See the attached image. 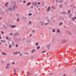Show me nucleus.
Instances as JSON below:
<instances>
[{
	"mask_svg": "<svg viewBox=\"0 0 76 76\" xmlns=\"http://www.w3.org/2000/svg\"><path fill=\"white\" fill-rule=\"evenodd\" d=\"M18 7L16 5H13L12 8L10 7L8 8V10H10V12H13V11H15L16 9H17Z\"/></svg>",
	"mask_w": 76,
	"mask_h": 76,
	"instance_id": "nucleus-1",
	"label": "nucleus"
},
{
	"mask_svg": "<svg viewBox=\"0 0 76 76\" xmlns=\"http://www.w3.org/2000/svg\"><path fill=\"white\" fill-rule=\"evenodd\" d=\"M32 4H33V6H35H35H37V2L36 1H35V2H32Z\"/></svg>",
	"mask_w": 76,
	"mask_h": 76,
	"instance_id": "nucleus-2",
	"label": "nucleus"
},
{
	"mask_svg": "<svg viewBox=\"0 0 76 76\" xmlns=\"http://www.w3.org/2000/svg\"><path fill=\"white\" fill-rule=\"evenodd\" d=\"M46 47L48 48V50H50V44H49L46 45Z\"/></svg>",
	"mask_w": 76,
	"mask_h": 76,
	"instance_id": "nucleus-3",
	"label": "nucleus"
},
{
	"mask_svg": "<svg viewBox=\"0 0 76 76\" xmlns=\"http://www.w3.org/2000/svg\"><path fill=\"white\" fill-rule=\"evenodd\" d=\"M7 26H9V27H10V26H11V24H10V23H7Z\"/></svg>",
	"mask_w": 76,
	"mask_h": 76,
	"instance_id": "nucleus-4",
	"label": "nucleus"
},
{
	"mask_svg": "<svg viewBox=\"0 0 76 76\" xmlns=\"http://www.w3.org/2000/svg\"><path fill=\"white\" fill-rule=\"evenodd\" d=\"M1 43H3V42H4V43H6V40H1Z\"/></svg>",
	"mask_w": 76,
	"mask_h": 76,
	"instance_id": "nucleus-5",
	"label": "nucleus"
},
{
	"mask_svg": "<svg viewBox=\"0 0 76 76\" xmlns=\"http://www.w3.org/2000/svg\"><path fill=\"white\" fill-rule=\"evenodd\" d=\"M66 42V40H63L62 41L61 43H64V42Z\"/></svg>",
	"mask_w": 76,
	"mask_h": 76,
	"instance_id": "nucleus-6",
	"label": "nucleus"
},
{
	"mask_svg": "<svg viewBox=\"0 0 76 76\" xmlns=\"http://www.w3.org/2000/svg\"><path fill=\"white\" fill-rule=\"evenodd\" d=\"M18 35H19L18 33H15L14 34V37H15V36H16V35L18 36Z\"/></svg>",
	"mask_w": 76,
	"mask_h": 76,
	"instance_id": "nucleus-7",
	"label": "nucleus"
},
{
	"mask_svg": "<svg viewBox=\"0 0 76 76\" xmlns=\"http://www.w3.org/2000/svg\"><path fill=\"white\" fill-rule=\"evenodd\" d=\"M50 7H49L47 9V11H48V12H49V11H50Z\"/></svg>",
	"mask_w": 76,
	"mask_h": 76,
	"instance_id": "nucleus-8",
	"label": "nucleus"
},
{
	"mask_svg": "<svg viewBox=\"0 0 76 76\" xmlns=\"http://www.w3.org/2000/svg\"><path fill=\"white\" fill-rule=\"evenodd\" d=\"M63 1L62 0H61L58 2V3L59 4H60L61 3H63Z\"/></svg>",
	"mask_w": 76,
	"mask_h": 76,
	"instance_id": "nucleus-9",
	"label": "nucleus"
},
{
	"mask_svg": "<svg viewBox=\"0 0 76 76\" xmlns=\"http://www.w3.org/2000/svg\"><path fill=\"white\" fill-rule=\"evenodd\" d=\"M72 19L73 21L75 20V19H76V17H74L73 18H72Z\"/></svg>",
	"mask_w": 76,
	"mask_h": 76,
	"instance_id": "nucleus-10",
	"label": "nucleus"
},
{
	"mask_svg": "<svg viewBox=\"0 0 76 76\" xmlns=\"http://www.w3.org/2000/svg\"><path fill=\"white\" fill-rule=\"evenodd\" d=\"M3 27L4 28V29H7V27H6V26H5V25H3Z\"/></svg>",
	"mask_w": 76,
	"mask_h": 76,
	"instance_id": "nucleus-11",
	"label": "nucleus"
},
{
	"mask_svg": "<svg viewBox=\"0 0 76 76\" xmlns=\"http://www.w3.org/2000/svg\"><path fill=\"white\" fill-rule=\"evenodd\" d=\"M15 27H16V26L15 25H12L11 26V28H15Z\"/></svg>",
	"mask_w": 76,
	"mask_h": 76,
	"instance_id": "nucleus-12",
	"label": "nucleus"
},
{
	"mask_svg": "<svg viewBox=\"0 0 76 76\" xmlns=\"http://www.w3.org/2000/svg\"><path fill=\"white\" fill-rule=\"evenodd\" d=\"M22 18L24 19V20H26L27 19H28L26 17H23Z\"/></svg>",
	"mask_w": 76,
	"mask_h": 76,
	"instance_id": "nucleus-13",
	"label": "nucleus"
},
{
	"mask_svg": "<svg viewBox=\"0 0 76 76\" xmlns=\"http://www.w3.org/2000/svg\"><path fill=\"white\" fill-rule=\"evenodd\" d=\"M14 54H18V51H17L16 52H14V53H13V55H14Z\"/></svg>",
	"mask_w": 76,
	"mask_h": 76,
	"instance_id": "nucleus-14",
	"label": "nucleus"
},
{
	"mask_svg": "<svg viewBox=\"0 0 76 76\" xmlns=\"http://www.w3.org/2000/svg\"><path fill=\"white\" fill-rule=\"evenodd\" d=\"M62 4H60L59 5V7H61V8H62V7H63L62 6Z\"/></svg>",
	"mask_w": 76,
	"mask_h": 76,
	"instance_id": "nucleus-15",
	"label": "nucleus"
},
{
	"mask_svg": "<svg viewBox=\"0 0 76 76\" xmlns=\"http://www.w3.org/2000/svg\"><path fill=\"white\" fill-rule=\"evenodd\" d=\"M30 4H31V2H29L27 3V6H29V5H30Z\"/></svg>",
	"mask_w": 76,
	"mask_h": 76,
	"instance_id": "nucleus-16",
	"label": "nucleus"
},
{
	"mask_svg": "<svg viewBox=\"0 0 76 76\" xmlns=\"http://www.w3.org/2000/svg\"><path fill=\"white\" fill-rule=\"evenodd\" d=\"M23 54H25L26 55H28V54H29V53H26L25 52H23Z\"/></svg>",
	"mask_w": 76,
	"mask_h": 76,
	"instance_id": "nucleus-17",
	"label": "nucleus"
},
{
	"mask_svg": "<svg viewBox=\"0 0 76 76\" xmlns=\"http://www.w3.org/2000/svg\"><path fill=\"white\" fill-rule=\"evenodd\" d=\"M37 50H38L40 48V46H39L37 47Z\"/></svg>",
	"mask_w": 76,
	"mask_h": 76,
	"instance_id": "nucleus-18",
	"label": "nucleus"
},
{
	"mask_svg": "<svg viewBox=\"0 0 76 76\" xmlns=\"http://www.w3.org/2000/svg\"><path fill=\"white\" fill-rule=\"evenodd\" d=\"M2 54H3L4 56H6V53H4V52H2Z\"/></svg>",
	"mask_w": 76,
	"mask_h": 76,
	"instance_id": "nucleus-19",
	"label": "nucleus"
},
{
	"mask_svg": "<svg viewBox=\"0 0 76 76\" xmlns=\"http://www.w3.org/2000/svg\"><path fill=\"white\" fill-rule=\"evenodd\" d=\"M72 15V14H70V15H68L69 18H70V17Z\"/></svg>",
	"mask_w": 76,
	"mask_h": 76,
	"instance_id": "nucleus-20",
	"label": "nucleus"
},
{
	"mask_svg": "<svg viewBox=\"0 0 76 76\" xmlns=\"http://www.w3.org/2000/svg\"><path fill=\"white\" fill-rule=\"evenodd\" d=\"M12 45L13 46H14L15 45V43L14 42H12Z\"/></svg>",
	"mask_w": 76,
	"mask_h": 76,
	"instance_id": "nucleus-21",
	"label": "nucleus"
},
{
	"mask_svg": "<svg viewBox=\"0 0 76 76\" xmlns=\"http://www.w3.org/2000/svg\"><path fill=\"white\" fill-rule=\"evenodd\" d=\"M35 50L34 49L32 50L31 52V53H34V51H35Z\"/></svg>",
	"mask_w": 76,
	"mask_h": 76,
	"instance_id": "nucleus-22",
	"label": "nucleus"
},
{
	"mask_svg": "<svg viewBox=\"0 0 76 76\" xmlns=\"http://www.w3.org/2000/svg\"><path fill=\"white\" fill-rule=\"evenodd\" d=\"M57 32H58V33H59V32H60V30L59 29H57Z\"/></svg>",
	"mask_w": 76,
	"mask_h": 76,
	"instance_id": "nucleus-23",
	"label": "nucleus"
},
{
	"mask_svg": "<svg viewBox=\"0 0 76 76\" xmlns=\"http://www.w3.org/2000/svg\"><path fill=\"white\" fill-rule=\"evenodd\" d=\"M52 31H53V32H56V31H55V29H52Z\"/></svg>",
	"mask_w": 76,
	"mask_h": 76,
	"instance_id": "nucleus-24",
	"label": "nucleus"
},
{
	"mask_svg": "<svg viewBox=\"0 0 76 76\" xmlns=\"http://www.w3.org/2000/svg\"><path fill=\"white\" fill-rule=\"evenodd\" d=\"M29 73H30V74H31V75H33L34 74L33 72H30Z\"/></svg>",
	"mask_w": 76,
	"mask_h": 76,
	"instance_id": "nucleus-25",
	"label": "nucleus"
},
{
	"mask_svg": "<svg viewBox=\"0 0 76 76\" xmlns=\"http://www.w3.org/2000/svg\"><path fill=\"white\" fill-rule=\"evenodd\" d=\"M10 16H11V17H13V14L11 13L10 14Z\"/></svg>",
	"mask_w": 76,
	"mask_h": 76,
	"instance_id": "nucleus-26",
	"label": "nucleus"
},
{
	"mask_svg": "<svg viewBox=\"0 0 76 76\" xmlns=\"http://www.w3.org/2000/svg\"><path fill=\"white\" fill-rule=\"evenodd\" d=\"M47 21L48 22H51V21H50V20H49V19Z\"/></svg>",
	"mask_w": 76,
	"mask_h": 76,
	"instance_id": "nucleus-27",
	"label": "nucleus"
},
{
	"mask_svg": "<svg viewBox=\"0 0 76 76\" xmlns=\"http://www.w3.org/2000/svg\"><path fill=\"white\" fill-rule=\"evenodd\" d=\"M9 67L8 66H7L5 67V68L6 69H9Z\"/></svg>",
	"mask_w": 76,
	"mask_h": 76,
	"instance_id": "nucleus-28",
	"label": "nucleus"
},
{
	"mask_svg": "<svg viewBox=\"0 0 76 76\" xmlns=\"http://www.w3.org/2000/svg\"><path fill=\"white\" fill-rule=\"evenodd\" d=\"M32 15V13H30V14H28V16H31V15Z\"/></svg>",
	"mask_w": 76,
	"mask_h": 76,
	"instance_id": "nucleus-29",
	"label": "nucleus"
},
{
	"mask_svg": "<svg viewBox=\"0 0 76 76\" xmlns=\"http://www.w3.org/2000/svg\"><path fill=\"white\" fill-rule=\"evenodd\" d=\"M63 24V23L61 22H60V24H59L60 25H61Z\"/></svg>",
	"mask_w": 76,
	"mask_h": 76,
	"instance_id": "nucleus-30",
	"label": "nucleus"
},
{
	"mask_svg": "<svg viewBox=\"0 0 76 76\" xmlns=\"http://www.w3.org/2000/svg\"><path fill=\"white\" fill-rule=\"evenodd\" d=\"M6 66H10V64H9V63H8V64H7Z\"/></svg>",
	"mask_w": 76,
	"mask_h": 76,
	"instance_id": "nucleus-31",
	"label": "nucleus"
},
{
	"mask_svg": "<svg viewBox=\"0 0 76 76\" xmlns=\"http://www.w3.org/2000/svg\"><path fill=\"white\" fill-rule=\"evenodd\" d=\"M50 75H54L53 73H50L49 74Z\"/></svg>",
	"mask_w": 76,
	"mask_h": 76,
	"instance_id": "nucleus-32",
	"label": "nucleus"
},
{
	"mask_svg": "<svg viewBox=\"0 0 76 76\" xmlns=\"http://www.w3.org/2000/svg\"><path fill=\"white\" fill-rule=\"evenodd\" d=\"M36 45H38V42H37L36 44Z\"/></svg>",
	"mask_w": 76,
	"mask_h": 76,
	"instance_id": "nucleus-33",
	"label": "nucleus"
},
{
	"mask_svg": "<svg viewBox=\"0 0 76 76\" xmlns=\"http://www.w3.org/2000/svg\"><path fill=\"white\" fill-rule=\"evenodd\" d=\"M56 2L58 3V0H56Z\"/></svg>",
	"mask_w": 76,
	"mask_h": 76,
	"instance_id": "nucleus-34",
	"label": "nucleus"
},
{
	"mask_svg": "<svg viewBox=\"0 0 76 76\" xmlns=\"http://www.w3.org/2000/svg\"><path fill=\"white\" fill-rule=\"evenodd\" d=\"M19 18H18V19L17 20V22H19Z\"/></svg>",
	"mask_w": 76,
	"mask_h": 76,
	"instance_id": "nucleus-35",
	"label": "nucleus"
},
{
	"mask_svg": "<svg viewBox=\"0 0 76 76\" xmlns=\"http://www.w3.org/2000/svg\"><path fill=\"white\" fill-rule=\"evenodd\" d=\"M46 52V51H44L42 52V53H45Z\"/></svg>",
	"mask_w": 76,
	"mask_h": 76,
	"instance_id": "nucleus-36",
	"label": "nucleus"
},
{
	"mask_svg": "<svg viewBox=\"0 0 76 76\" xmlns=\"http://www.w3.org/2000/svg\"><path fill=\"white\" fill-rule=\"evenodd\" d=\"M29 42L28 41H27L26 42V44H27V43H29Z\"/></svg>",
	"mask_w": 76,
	"mask_h": 76,
	"instance_id": "nucleus-37",
	"label": "nucleus"
},
{
	"mask_svg": "<svg viewBox=\"0 0 76 76\" xmlns=\"http://www.w3.org/2000/svg\"><path fill=\"white\" fill-rule=\"evenodd\" d=\"M1 13H2V14H4V12L3 11H1Z\"/></svg>",
	"mask_w": 76,
	"mask_h": 76,
	"instance_id": "nucleus-38",
	"label": "nucleus"
},
{
	"mask_svg": "<svg viewBox=\"0 0 76 76\" xmlns=\"http://www.w3.org/2000/svg\"><path fill=\"white\" fill-rule=\"evenodd\" d=\"M4 4L5 6V7H7V4H6L5 3Z\"/></svg>",
	"mask_w": 76,
	"mask_h": 76,
	"instance_id": "nucleus-39",
	"label": "nucleus"
},
{
	"mask_svg": "<svg viewBox=\"0 0 76 76\" xmlns=\"http://www.w3.org/2000/svg\"><path fill=\"white\" fill-rule=\"evenodd\" d=\"M9 48H12V45H10L9 46Z\"/></svg>",
	"mask_w": 76,
	"mask_h": 76,
	"instance_id": "nucleus-40",
	"label": "nucleus"
},
{
	"mask_svg": "<svg viewBox=\"0 0 76 76\" xmlns=\"http://www.w3.org/2000/svg\"><path fill=\"white\" fill-rule=\"evenodd\" d=\"M44 23L43 22L42 23V26H44Z\"/></svg>",
	"mask_w": 76,
	"mask_h": 76,
	"instance_id": "nucleus-41",
	"label": "nucleus"
},
{
	"mask_svg": "<svg viewBox=\"0 0 76 76\" xmlns=\"http://www.w3.org/2000/svg\"><path fill=\"white\" fill-rule=\"evenodd\" d=\"M40 4H41V3L39 2H38L37 3V4H38L39 5Z\"/></svg>",
	"mask_w": 76,
	"mask_h": 76,
	"instance_id": "nucleus-42",
	"label": "nucleus"
},
{
	"mask_svg": "<svg viewBox=\"0 0 76 76\" xmlns=\"http://www.w3.org/2000/svg\"><path fill=\"white\" fill-rule=\"evenodd\" d=\"M18 47V44L16 45H15V47Z\"/></svg>",
	"mask_w": 76,
	"mask_h": 76,
	"instance_id": "nucleus-43",
	"label": "nucleus"
},
{
	"mask_svg": "<svg viewBox=\"0 0 76 76\" xmlns=\"http://www.w3.org/2000/svg\"><path fill=\"white\" fill-rule=\"evenodd\" d=\"M14 72H15V73H16V69H14Z\"/></svg>",
	"mask_w": 76,
	"mask_h": 76,
	"instance_id": "nucleus-44",
	"label": "nucleus"
},
{
	"mask_svg": "<svg viewBox=\"0 0 76 76\" xmlns=\"http://www.w3.org/2000/svg\"><path fill=\"white\" fill-rule=\"evenodd\" d=\"M66 13L64 12H63V15H65V14H66Z\"/></svg>",
	"mask_w": 76,
	"mask_h": 76,
	"instance_id": "nucleus-45",
	"label": "nucleus"
},
{
	"mask_svg": "<svg viewBox=\"0 0 76 76\" xmlns=\"http://www.w3.org/2000/svg\"><path fill=\"white\" fill-rule=\"evenodd\" d=\"M1 33L2 34H4V32H3V31H1Z\"/></svg>",
	"mask_w": 76,
	"mask_h": 76,
	"instance_id": "nucleus-46",
	"label": "nucleus"
},
{
	"mask_svg": "<svg viewBox=\"0 0 76 76\" xmlns=\"http://www.w3.org/2000/svg\"><path fill=\"white\" fill-rule=\"evenodd\" d=\"M31 21H29V23H30V24H31Z\"/></svg>",
	"mask_w": 76,
	"mask_h": 76,
	"instance_id": "nucleus-47",
	"label": "nucleus"
},
{
	"mask_svg": "<svg viewBox=\"0 0 76 76\" xmlns=\"http://www.w3.org/2000/svg\"><path fill=\"white\" fill-rule=\"evenodd\" d=\"M23 3H26V2H25V1H23Z\"/></svg>",
	"mask_w": 76,
	"mask_h": 76,
	"instance_id": "nucleus-48",
	"label": "nucleus"
},
{
	"mask_svg": "<svg viewBox=\"0 0 76 76\" xmlns=\"http://www.w3.org/2000/svg\"><path fill=\"white\" fill-rule=\"evenodd\" d=\"M6 38L7 39V40H8V39H9V38H8V37H6Z\"/></svg>",
	"mask_w": 76,
	"mask_h": 76,
	"instance_id": "nucleus-49",
	"label": "nucleus"
},
{
	"mask_svg": "<svg viewBox=\"0 0 76 76\" xmlns=\"http://www.w3.org/2000/svg\"><path fill=\"white\" fill-rule=\"evenodd\" d=\"M33 58H34V57H31V59H33Z\"/></svg>",
	"mask_w": 76,
	"mask_h": 76,
	"instance_id": "nucleus-50",
	"label": "nucleus"
},
{
	"mask_svg": "<svg viewBox=\"0 0 76 76\" xmlns=\"http://www.w3.org/2000/svg\"><path fill=\"white\" fill-rule=\"evenodd\" d=\"M68 13H70V11H68Z\"/></svg>",
	"mask_w": 76,
	"mask_h": 76,
	"instance_id": "nucleus-51",
	"label": "nucleus"
},
{
	"mask_svg": "<svg viewBox=\"0 0 76 76\" xmlns=\"http://www.w3.org/2000/svg\"><path fill=\"white\" fill-rule=\"evenodd\" d=\"M47 24H48V23H46L45 24V25H47Z\"/></svg>",
	"mask_w": 76,
	"mask_h": 76,
	"instance_id": "nucleus-52",
	"label": "nucleus"
},
{
	"mask_svg": "<svg viewBox=\"0 0 76 76\" xmlns=\"http://www.w3.org/2000/svg\"><path fill=\"white\" fill-rule=\"evenodd\" d=\"M10 35H12L13 34H12V33H10Z\"/></svg>",
	"mask_w": 76,
	"mask_h": 76,
	"instance_id": "nucleus-53",
	"label": "nucleus"
},
{
	"mask_svg": "<svg viewBox=\"0 0 76 76\" xmlns=\"http://www.w3.org/2000/svg\"><path fill=\"white\" fill-rule=\"evenodd\" d=\"M69 34H70V35H72V34L70 32H69Z\"/></svg>",
	"mask_w": 76,
	"mask_h": 76,
	"instance_id": "nucleus-54",
	"label": "nucleus"
},
{
	"mask_svg": "<svg viewBox=\"0 0 76 76\" xmlns=\"http://www.w3.org/2000/svg\"><path fill=\"white\" fill-rule=\"evenodd\" d=\"M12 64H15V62H12Z\"/></svg>",
	"mask_w": 76,
	"mask_h": 76,
	"instance_id": "nucleus-55",
	"label": "nucleus"
},
{
	"mask_svg": "<svg viewBox=\"0 0 76 76\" xmlns=\"http://www.w3.org/2000/svg\"><path fill=\"white\" fill-rule=\"evenodd\" d=\"M37 6V8H38V7H39L38 5H37V6Z\"/></svg>",
	"mask_w": 76,
	"mask_h": 76,
	"instance_id": "nucleus-56",
	"label": "nucleus"
},
{
	"mask_svg": "<svg viewBox=\"0 0 76 76\" xmlns=\"http://www.w3.org/2000/svg\"><path fill=\"white\" fill-rule=\"evenodd\" d=\"M17 53H18V54H20V52L17 51Z\"/></svg>",
	"mask_w": 76,
	"mask_h": 76,
	"instance_id": "nucleus-57",
	"label": "nucleus"
},
{
	"mask_svg": "<svg viewBox=\"0 0 76 76\" xmlns=\"http://www.w3.org/2000/svg\"><path fill=\"white\" fill-rule=\"evenodd\" d=\"M30 37H32V34H30Z\"/></svg>",
	"mask_w": 76,
	"mask_h": 76,
	"instance_id": "nucleus-58",
	"label": "nucleus"
},
{
	"mask_svg": "<svg viewBox=\"0 0 76 76\" xmlns=\"http://www.w3.org/2000/svg\"><path fill=\"white\" fill-rule=\"evenodd\" d=\"M32 32H35V31H34V30H33Z\"/></svg>",
	"mask_w": 76,
	"mask_h": 76,
	"instance_id": "nucleus-59",
	"label": "nucleus"
},
{
	"mask_svg": "<svg viewBox=\"0 0 76 76\" xmlns=\"http://www.w3.org/2000/svg\"><path fill=\"white\" fill-rule=\"evenodd\" d=\"M9 4V3L8 2H7L6 4L7 5V4Z\"/></svg>",
	"mask_w": 76,
	"mask_h": 76,
	"instance_id": "nucleus-60",
	"label": "nucleus"
},
{
	"mask_svg": "<svg viewBox=\"0 0 76 76\" xmlns=\"http://www.w3.org/2000/svg\"><path fill=\"white\" fill-rule=\"evenodd\" d=\"M31 7V9H33V6H32Z\"/></svg>",
	"mask_w": 76,
	"mask_h": 76,
	"instance_id": "nucleus-61",
	"label": "nucleus"
},
{
	"mask_svg": "<svg viewBox=\"0 0 76 76\" xmlns=\"http://www.w3.org/2000/svg\"><path fill=\"white\" fill-rule=\"evenodd\" d=\"M62 76H66V74H64L63 75H62Z\"/></svg>",
	"mask_w": 76,
	"mask_h": 76,
	"instance_id": "nucleus-62",
	"label": "nucleus"
},
{
	"mask_svg": "<svg viewBox=\"0 0 76 76\" xmlns=\"http://www.w3.org/2000/svg\"><path fill=\"white\" fill-rule=\"evenodd\" d=\"M44 4H42V6H44Z\"/></svg>",
	"mask_w": 76,
	"mask_h": 76,
	"instance_id": "nucleus-63",
	"label": "nucleus"
},
{
	"mask_svg": "<svg viewBox=\"0 0 76 76\" xmlns=\"http://www.w3.org/2000/svg\"><path fill=\"white\" fill-rule=\"evenodd\" d=\"M75 71L76 72V69H75Z\"/></svg>",
	"mask_w": 76,
	"mask_h": 76,
	"instance_id": "nucleus-64",
	"label": "nucleus"
}]
</instances>
